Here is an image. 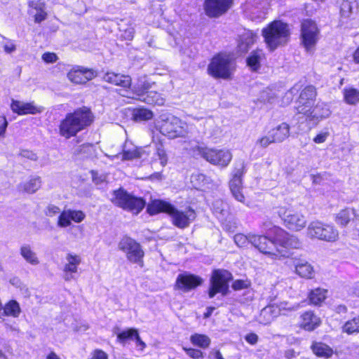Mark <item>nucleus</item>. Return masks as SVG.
I'll return each mask as SVG.
<instances>
[{
    "instance_id": "1",
    "label": "nucleus",
    "mask_w": 359,
    "mask_h": 359,
    "mask_svg": "<svg viewBox=\"0 0 359 359\" xmlns=\"http://www.w3.org/2000/svg\"><path fill=\"white\" fill-rule=\"evenodd\" d=\"M251 240L255 249L272 259L286 257L292 249L300 247L297 237L278 226L270 228L265 235L254 233Z\"/></svg>"
},
{
    "instance_id": "2",
    "label": "nucleus",
    "mask_w": 359,
    "mask_h": 359,
    "mask_svg": "<svg viewBox=\"0 0 359 359\" xmlns=\"http://www.w3.org/2000/svg\"><path fill=\"white\" fill-rule=\"evenodd\" d=\"M290 25L282 20H273L262 29V36L266 48L271 52L285 46L290 41Z\"/></svg>"
},
{
    "instance_id": "3",
    "label": "nucleus",
    "mask_w": 359,
    "mask_h": 359,
    "mask_svg": "<svg viewBox=\"0 0 359 359\" xmlns=\"http://www.w3.org/2000/svg\"><path fill=\"white\" fill-rule=\"evenodd\" d=\"M236 69V62L233 54L227 51H219L211 57L207 72L215 79L231 80Z\"/></svg>"
},
{
    "instance_id": "4",
    "label": "nucleus",
    "mask_w": 359,
    "mask_h": 359,
    "mask_svg": "<svg viewBox=\"0 0 359 359\" xmlns=\"http://www.w3.org/2000/svg\"><path fill=\"white\" fill-rule=\"evenodd\" d=\"M90 123V109L83 107L69 113L60 121L59 134L66 139L74 137Z\"/></svg>"
},
{
    "instance_id": "5",
    "label": "nucleus",
    "mask_w": 359,
    "mask_h": 359,
    "mask_svg": "<svg viewBox=\"0 0 359 359\" xmlns=\"http://www.w3.org/2000/svg\"><path fill=\"white\" fill-rule=\"evenodd\" d=\"M111 202L116 206L135 215L140 214L146 206L144 198L136 196L122 187L113 191Z\"/></svg>"
},
{
    "instance_id": "6",
    "label": "nucleus",
    "mask_w": 359,
    "mask_h": 359,
    "mask_svg": "<svg viewBox=\"0 0 359 359\" xmlns=\"http://www.w3.org/2000/svg\"><path fill=\"white\" fill-rule=\"evenodd\" d=\"M156 128L161 134L172 140L184 138L189 133L187 123L175 116L161 118Z\"/></svg>"
},
{
    "instance_id": "7",
    "label": "nucleus",
    "mask_w": 359,
    "mask_h": 359,
    "mask_svg": "<svg viewBox=\"0 0 359 359\" xmlns=\"http://www.w3.org/2000/svg\"><path fill=\"white\" fill-rule=\"evenodd\" d=\"M232 280L233 275L229 271L223 269H213L210 277L208 297L212 299L217 294L226 296L230 292L229 283Z\"/></svg>"
},
{
    "instance_id": "8",
    "label": "nucleus",
    "mask_w": 359,
    "mask_h": 359,
    "mask_svg": "<svg viewBox=\"0 0 359 359\" xmlns=\"http://www.w3.org/2000/svg\"><path fill=\"white\" fill-rule=\"evenodd\" d=\"M193 150L207 162L220 168L227 167L233 158L231 151L227 149L196 146Z\"/></svg>"
},
{
    "instance_id": "9",
    "label": "nucleus",
    "mask_w": 359,
    "mask_h": 359,
    "mask_svg": "<svg viewBox=\"0 0 359 359\" xmlns=\"http://www.w3.org/2000/svg\"><path fill=\"white\" fill-rule=\"evenodd\" d=\"M246 172L247 165L245 161H236L228 182L229 189L232 196L237 201L242 203L245 202V196L243 193V177Z\"/></svg>"
},
{
    "instance_id": "10",
    "label": "nucleus",
    "mask_w": 359,
    "mask_h": 359,
    "mask_svg": "<svg viewBox=\"0 0 359 359\" xmlns=\"http://www.w3.org/2000/svg\"><path fill=\"white\" fill-rule=\"evenodd\" d=\"M320 30L316 22L311 18L303 19L300 23V41L306 52L315 50Z\"/></svg>"
},
{
    "instance_id": "11",
    "label": "nucleus",
    "mask_w": 359,
    "mask_h": 359,
    "mask_svg": "<svg viewBox=\"0 0 359 359\" xmlns=\"http://www.w3.org/2000/svg\"><path fill=\"white\" fill-rule=\"evenodd\" d=\"M277 214L283 225L292 232H298L306 226L307 220L304 215L286 206H278Z\"/></svg>"
},
{
    "instance_id": "12",
    "label": "nucleus",
    "mask_w": 359,
    "mask_h": 359,
    "mask_svg": "<svg viewBox=\"0 0 359 359\" xmlns=\"http://www.w3.org/2000/svg\"><path fill=\"white\" fill-rule=\"evenodd\" d=\"M118 248L125 253L127 259L140 266H144V252L141 245L130 236H123L118 243Z\"/></svg>"
},
{
    "instance_id": "13",
    "label": "nucleus",
    "mask_w": 359,
    "mask_h": 359,
    "mask_svg": "<svg viewBox=\"0 0 359 359\" xmlns=\"http://www.w3.org/2000/svg\"><path fill=\"white\" fill-rule=\"evenodd\" d=\"M191 344L196 347L183 346L182 350L191 359H204L205 353L203 350L208 348L211 345V339L205 334L193 333L190 337Z\"/></svg>"
},
{
    "instance_id": "14",
    "label": "nucleus",
    "mask_w": 359,
    "mask_h": 359,
    "mask_svg": "<svg viewBox=\"0 0 359 359\" xmlns=\"http://www.w3.org/2000/svg\"><path fill=\"white\" fill-rule=\"evenodd\" d=\"M308 235L313 238L326 241H335L339 237V232L333 225L320 221L311 222L307 228Z\"/></svg>"
},
{
    "instance_id": "15",
    "label": "nucleus",
    "mask_w": 359,
    "mask_h": 359,
    "mask_svg": "<svg viewBox=\"0 0 359 359\" xmlns=\"http://www.w3.org/2000/svg\"><path fill=\"white\" fill-rule=\"evenodd\" d=\"M317 95V91L314 86H306L300 93L298 98V113L304 114L310 121L314 119L311 108L314 104Z\"/></svg>"
},
{
    "instance_id": "16",
    "label": "nucleus",
    "mask_w": 359,
    "mask_h": 359,
    "mask_svg": "<svg viewBox=\"0 0 359 359\" xmlns=\"http://www.w3.org/2000/svg\"><path fill=\"white\" fill-rule=\"evenodd\" d=\"M233 4L234 0H204L203 8L207 17L216 19L226 14Z\"/></svg>"
},
{
    "instance_id": "17",
    "label": "nucleus",
    "mask_w": 359,
    "mask_h": 359,
    "mask_svg": "<svg viewBox=\"0 0 359 359\" xmlns=\"http://www.w3.org/2000/svg\"><path fill=\"white\" fill-rule=\"evenodd\" d=\"M203 283L201 277L194 273L184 272L178 274L173 285L175 291L182 293L189 292L196 290Z\"/></svg>"
},
{
    "instance_id": "18",
    "label": "nucleus",
    "mask_w": 359,
    "mask_h": 359,
    "mask_svg": "<svg viewBox=\"0 0 359 359\" xmlns=\"http://www.w3.org/2000/svg\"><path fill=\"white\" fill-rule=\"evenodd\" d=\"M322 324L321 318L313 310H306L299 314L297 327L303 331L311 332Z\"/></svg>"
},
{
    "instance_id": "19",
    "label": "nucleus",
    "mask_w": 359,
    "mask_h": 359,
    "mask_svg": "<svg viewBox=\"0 0 359 359\" xmlns=\"http://www.w3.org/2000/svg\"><path fill=\"white\" fill-rule=\"evenodd\" d=\"M102 79L104 82L117 86L125 91H128L132 86V78L128 74L109 71L104 74Z\"/></svg>"
},
{
    "instance_id": "20",
    "label": "nucleus",
    "mask_w": 359,
    "mask_h": 359,
    "mask_svg": "<svg viewBox=\"0 0 359 359\" xmlns=\"http://www.w3.org/2000/svg\"><path fill=\"white\" fill-rule=\"evenodd\" d=\"M172 212L170 215L172 224L179 229H183L188 227L196 218V212L191 207H188L185 211H182L177 210L175 206Z\"/></svg>"
},
{
    "instance_id": "21",
    "label": "nucleus",
    "mask_w": 359,
    "mask_h": 359,
    "mask_svg": "<svg viewBox=\"0 0 359 359\" xmlns=\"http://www.w3.org/2000/svg\"><path fill=\"white\" fill-rule=\"evenodd\" d=\"M175 205L170 202L163 199H153L147 205V212L150 216L158 214H165L170 216L174 210Z\"/></svg>"
},
{
    "instance_id": "22",
    "label": "nucleus",
    "mask_w": 359,
    "mask_h": 359,
    "mask_svg": "<svg viewBox=\"0 0 359 359\" xmlns=\"http://www.w3.org/2000/svg\"><path fill=\"white\" fill-rule=\"evenodd\" d=\"M266 60L264 50L257 48L252 50L245 59L246 66L252 72H258L263 61Z\"/></svg>"
},
{
    "instance_id": "23",
    "label": "nucleus",
    "mask_w": 359,
    "mask_h": 359,
    "mask_svg": "<svg viewBox=\"0 0 359 359\" xmlns=\"http://www.w3.org/2000/svg\"><path fill=\"white\" fill-rule=\"evenodd\" d=\"M11 108L18 115L36 114L43 111V107L34 105L33 102L12 100Z\"/></svg>"
},
{
    "instance_id": "24",
    "label": "nucleus",
    "mask_w": 359,
    "mask_h": 359,
    "mask_svg": "<svg viewBox=\"0 0 359 359\" xmlns=\"http://www.w3.org/2000/svg\"><path fill=\"white\" fill-rule=\"evenodd\" d=\"M294 271L302 278L312 279L315 277L313 266L307 261L297 259L294 263Z\"/></svg>"
},
{
    "instance_id": "25",
    "label": "nucleus",
    "mask_w": 359,
    "mask_h": 359,
    "mask_svg": "<svg viewBox=\"0 0 359 359\" xmlns=\"http://www.w3.org/2000/svg\"><path fill=\"white\" fill-rule=\"evenodd\" d=\"M328 290L322 287H316L309 291L307 299L310 305L320 306L327 297Z\"/></svg>"
},
{
    "instance_id": "26",
    "label": "nucleus",
    "mask_w": 359,
    "mask_h": 359,
    "mask_svg": "<svg viewBox=\"0 0 359 359\" xmlns=\"http://www.w3.org/2000/svg\"><path fill=\"white\" fill-rule=\"evenodd\" d=\"M310 348L313 353L318 358L328 359L334 354L332 348L322 341H312Z\"/></svg>"
},
{
    "instance_id": "27",
    "label": "nucleus",
    "mask_w": 359,
    "mask_h": 359,
    "mask_svg": "<svg viewBox=\"0 0 359 359\" xmlns=\"http://www.w3.org/2000/svg\"><path fill=\"white\" fill-rule=\"evenodd\" d=\"M355 217V210L353 208L346 207L340 210L334 215V221L341 227L346 226Z\"/></svg>"
},
{
    "instance_id": "28",
    "label": "nucleus",
    "mask_w": 359,
    "mask_h": 359,
    "mask_svg": "<svg viewBox=\"0 0 359 359\" xmlns=\"http://www.w3.org/2000/svg\"><path fill=\"white\" fill-rule=\"evenodd\" d=\"M67 263L64 266L65 279L69 280L72 278V276L69 273H76L77 267L80 264L81 257L76 255L67 254L66 256Z\"/></svg>"
},
{
    "instance_id": "29",
    "label": "nucleus",
    "mask_w": 359,
    "mask_h": 359,
    "mask_svg": "<svg viewBox=\"0 0 359 359\" xmlns=\"http://www.w3.org/2000/svg\"><path fill=\"white\" fill-rule=\"evenodd\" d=\"M89 74L90 72L88 69L76 67L68 72L67 77L72 83L83 84L88 81Z\"/></svg>"
},
{
    "instance_id": "30",
    "label": "nucleus",
    "mask_w": 359,
    "mask_h": 359,
    "mask_svg": "<svg viewBox=\"0 0 359 359\" xmlns=\"http://www.w3.org/2000/svg\"><path fill=\"white\" fill-rule=\"evenodd\" d=\"M290 127L287 123H281L275 128H273L269 133L273 137L276 143L282 142L290 136Z\"/></svg>"
},
{
    "instance_id": "31",
    "label": "nucleus",
    "mask_w": 359,
    "mask_h": 359,
    "mask_svg": "<svg viewBox=\"0 0 359 359\" xmlns=\"http://www.w3.org/2000/svg\"><path fill=\"white\" fill-rule=\"evenodd\" d=\"M21 313V309L19 303L15 300H10L1 309L0 318L4 319L6 316L13 318L19 317Z\"/></svg>"
},
{
    "instance_id": "32",
    "label": "nucleus",
    "mask_w": 359,
    "mask_h": 359,
    "mask_svg": "<svg viewBox=\"0 0 359 359\" xmlns=\"http://www.w3.org/2000/svg\"><path fill=\"white\" fill-rule=\"evenodd\" d=\"M343 100L348 105H356L359 103V90L354 87H346L342 90Z\"/></svg>"
},
{
    "instance_id": "33",
    "label": "nucleus",
    "mask_w": 359,
    "mask_h": 359,
    "mask_svg": "<svg viewBox=\"0 0 359 359\" xmlns=\"http://www.w3.org/2000/svg\"><path fill=\"white\" fill-rule=\"evenodd\" d=\"M153 117V111L144 107L134 108L132 111V119L135 121H147Z\"/></svg>"
},
{
    "instance_id": "34",
    "label": "nucleus",
    "mask_w": 359,
    "mask_h": 359,
    "mask_svg": "<svg viewBox=\"0 0 359 359\" xmlns=\"http://www.w3.org/2000/svg\"><path fill=\"white\" fill-rule=\"evenodd\" d=\"M145 154V151L142 147H135L132 149H123L118 155L121 156V160L132 161L134 159L140 158Z\"/></svg>"
},
{
    "instance_id": "35",
    "label": "nucleus",
    "mask_w": 359,
    "mask_h": 359,
    "mask_svg": "<svg viewBox=\"0 0 359 359\" xmlns=\"http://www.w3.org/2000/svg\"><path fill=\"white\" fill-rule=\"evenodd\" d=\"M20 255L29 264L36 266L39 264V259L29 245H23L20 249Z\"/></svg>"
},
{
    "instance_id": "36",
    "label": "nucleus",
    "mask_w": 359,
    "mask_h": 359,
    "mask_svg": "<svg viewBox=\"0 0 359 359\" xmlns=\"http://www.w3.org/2000/svg\"><path fill=\"white\" fill-rule=\"evenodd\" d=\"M143 101L150 105H158L162 106L164 104L165 100L162 97V95L156 91L151 90L144 97Z\"/></svg>"
},
{
    "instance_id": "37",
    "label": "nucleus",
    "mask_w": 359,
    "mask_h": 359,
    "mask_svg": "<svg viewBox=\"0 0 359 359\" xmlns=\"http://www.w3.org/2000/svg\"><path fill=\"white\" fill-rule=\"evenodd\" d=\"M41 185V180L40 177L31 178L28 181L21 184L20 187L28 194L36 192Z\"/></svg>"
},
{
    "instance_id": "38",
    "label": "nucleus",
    "mask_w": 359,
    "mask_h": 359,
    "mask_svg": "<svg viewBox=\"0 0 359 359\" xmlns=\"http://www.w3.org/2000/svg\"><path fill=\"white\" fill-rule=\"evenodd\" d=\"M137 332L138 330L136 328H128L118 333L116 340L122 344H126L128 341L134 340L135 337H137Z\"/></svg>"
},
{
    "instance_id": "39",
    "label": "nucleus",
    "mask_w": 359,
    "mask_h": 359,
    "mask_svg": "<svg viewBox=\"0 0 359 359\" xmlns=\"http://www.w3.org/2000/svg\"><path fill=\"white\" fill-rule=\"evenodd\" d=\"M256 38V34L252 32L243 35L238 43V48L243 52H248L249 48L255 43Z\"/></svg>"
},
{
    "instance_id": "40",
    "label": "nucleus",
    "mask_w": 359,
    "mask_h": 359,
    "mask_svg": "<svg viewBox=\"0 0 359 359\" xmlns=\"http://www.w3.org/2000/svg\"><path fill=\"white\" fill-rule=\"evenodd\" d=\"M342 332L348 334L359 332V315L347 320L342 326Z\"/></svg>"
},
{
    "instance_id": "41",
    "label": "nucleus",
    "mask_w": 359,
    "mask_h": 359,
    "mask_svg": "<svg viewBox=\"0 0 359 359\" xmlns=\"http://www.w3.org/2000/svg\"><path fill=\"white\" fill-rule=\"evenodd\" d=\"M254 233H248L247 235L241 233H236L233 237L234 242L241 248L245 247L249 243L252 245L251 236Z\"/></svg>"
},
{
    "instance_id": "42",
    "label": "nucleus",
    "mask_w": 359,
    "mask_h": 359,
    "mask_svg": "<svg viewBox=\"0 0 359 359\" xmlns=\"http://www.w3.org/2000/svg\"><path fill=\"white\" fill-rule=\"evenodd\" d=\"M151 90V84L147 81L137 83L134 88L135 93L138 96H145Z\"/></svg>"
},
{
    "instance_id": "43",
    "label": "nucleus",
    "mask_w": 359,
    "mask_h": 359,
    "mask_svg": "<svg viewBox=\"0 0 359 359\" xmlns=\"http://www.w3.org/2000/svg\"><path fill=\"white\" fill-rule=\"evenodd\" d=\"M71 224V219L68 210H64L58 217L57 222V226L60 228H65L70 226Z\"/></svg>"
},
{
    "instance_id": "44",
    "label": "nucleus",
    "mask_w": 359,
    "mask_h": 359,
    "mask_svg": "<svg viewBox=\"0 0 359 359\" xmlns=\"http://www.w3.org/2000/svg\"><path fill=\"white\" fill-rule=\"evenodd\" d=\"M251 286V282L248 280L237 279L235 280L231 285V287L234 291L248 289Z\"/></svg>"
},
{
    "instance_id": "45",
    "label": "nucleus",
    "mask_w": 359,
    "mask_h": 359,
    "mask_svg": "<svg viewBox=\"0 0 359 359\" xmlns=\"http://www.w3.org/2000/svg\"><path fill=\"white\" fill-rule=\"evenodd\" d=\"M273 143H276L273 140L272 135L269 133V135H264L257 139L256 144L261 148H266Z\"/></svg>"
},
{
    "instance_id": "46",
    "label": "nucleus",
    "mask_w": 359,
    "mask_h": 359,
    "mask_svg": "<svg viewBox=\"0 0 359 359\" xmlns=\"http://www.w3.org/2000/svg\"><path fill=\"white\" fill-rule=\"evenodd\" d=\"M2 47L4 48V50L7 54H11L14 53L16 49V45L13 42V41L8 39H5L4 41L2 42Z\"/></svg>"
},
{
    "instance_id": "47",
    "label": "nucleus",
    "mask_w": 359,
    "mask_h": 359,
    "mask_svg": "<svg viewBox=\"0 0 359 359\" xmlns=\"http://www.w3.org/2000/svg\"><path fill=\"white\" fill-rule=\"evenodd\" d=\"M156 155L158 157L160 163L162 166H165L168 163V158L166 151L161 147L156 149Z\"/></svg>"
},
{
    "instance_id": "48",
    "label": "nucleus",
    "mask_w": 359,
    "mask_h": 359,
    "mask_svg": "<svg viewBox=\"0 0 359 359\" xmlns=\"http://www.w3.org/2000/svg\"><path fill=\"white\" fill-rule=\"evenodd\" d=\"M67 210L69 214L71 221L72 220L75 222H81L85 217L84 213L80 210Z\"/></svg>"
},
{
    "instance_id": "49",
    "label": "nucleus",
    "mask_w": 359,
    "mask_h": 359,
    "mask_svg": "<svg viewBox=\"0 0 359 359\" xmlns=\"http://www.w3.org/2000/svg\"><path fill=\"white\" fill-rule=\"evenodd\" d=\"M12 283L19 287L21 294L25 298H29L30 297L31 292L27 285L22 284L18 279H14Z\"/></svg>"
},
{
    "instance_id": "50",
    "label": "nucleus",
    "mask_w": 359,
    "mask_h": 359,
    "mask_svg": "<svg viewBox=\"0 0 359 359\" xmlns=\"http://www.w3.org/2000/svg\"><path fill=\"white\" fill-rule=\"evenodd\" d=\"M19 156L32 161H36L38 158L36 154L28 149H21Z\"/></svg>"
},
{
    "instance_id": "51",
    "label": "nucleus",
    "mask_w": 359,
    "mask_h": 359,
    "mask_svg": "<svg viewBox=\"0 0 359 359\" xmlns=\"http://www.w3.org/2000/svg\"><path fill=\"white\" fill-rule=\"evenodd\" d=\"M329 135H330L329 132H327V131L322 132V133H320L317 134L313 137V140L316 144H321V143H323V142H325L326 141V140L327 139Z\"/></svg>"
},
{
    "instance_id": "52",
    "label": "nucleus",
    "mask_w": 359,
    "mask_h": 359,
    "mask_svg": "<svg viewBox=\"0 0 359 359\" xmlns=\"http://www.w3.org/2000/svg\"><path fill=\"white\" fill-rule=\"evenodd\" d=\"M29 6L36 11L45 10V4L41 0L31 1L29 2Z\"/></svg>"
},
{
    "instance_id": "53",
    "label": "nucleus",
    "mask_w": 359,
    "mask_h": 359,
    "mask_svg": "<svg viewBox=\"0 0 359 359\" xmlns=\"http://www.w3.org/2000/svg\"><path fill=\"white\" fill-rule=\"evenodd\" d=\"M58 57L53 53H45L42 55V60L46 63H53L57 60Z\"/></svg>"
},
{
    "instance_id": "54",
    "label": "nucleus",
    "mask_w": 359,
    "mask_h": 359,
    "mask_svg": "<svg viewBox=\"0 0 359 359\" xmlns=\"http://www.w3.org/2000/svg\"><path fill=\"white\" fill-rule=\"evenodd\" d=\"M245 339L250 345H255L258 341V336L254 332H250L245 336Z\"/></svg>"
},
{
    "instance_id": "55",
    "label": "nucleus",
    "mask_w": 359,
    "mask_h": 359,
    "mask_svg": "<svg viewBox=\"0 0 359 359\" xmlns=\"http://www.w3.org/2000/svg\"><path fill=\"white\" fill-rule=\"evenodd\" d=\"M60 212V208L54 205H50L47 207L46 215L48 217H53Z\"/></svg>"
},
{
    "instance_id": "56",
    "label": "nucleus",
    "mask_w": 359,
    "mask_h": 359,
    "mask_svg": "<svg viewBox=\"0 0 359 359\" xmlns=\"http://www.w3.org/2000/svg\"><path fill=\"white\" fill-rule=\"evenodd\" d=\"M91 359H108V355L104 351L96 349L93 351Z\"/></svg>"
},
{
    "instance_id": "57",
    "label": "nucleus",
    "mask_w": 359,
    "mask_h": 359,
    "mask_svg": "<svg viewBox=\"0 0 359 359\" xmlns=\"http://www.w3.org/2000/svg\"><path fill=\"white\" fill-rule=\"evenodd\" d=\"M46 17L47 13L45 10L36 11V13L34 15V21L36 23H40L41 22L46 20Z\"/></svg>"
},
{
    "instance_id": "58",
    "label": "nucleus",
    "mask_w": 359,
    "mask_h": 359,
    "mask_svg": "<svg viewBox=\"0 0 359 359\" xmlns=\"http://www.w3.org/2000/svg\"><path fill=\"white\" fill-rule=\"evenodd\" d=\"M209 357L212 359H224L222 353L219 349H212L209 353Z\"/></svg>"
},
{
    "instance_id": "59",
    "label": "nucleus",
    "mask_w": 359,
    "mask_h": 359,
    "mask_svg": "<svg viewBox=\"0 0 359 359\" xmlns=\"http://www.w3.org/2000/svg\"><path fill=\"white\" fill-rule=\"evenodd\" d=\"M8 123L5 117L0 116V136H4Z\"/></svg>"
},
{
    "instance_id": "60",
    "label": "nucleus",
    "mask_w": 359,
    "mask_h": 359,
    "mask_svg": "<svg viewBox=\"0 0 359 359\" xmlns=\"http://www.w3.org/2000/svg\"><path fill=\"white\" fill-rule=\"evenodd\" d=\"M284 355L286 359H293L297 356V353L294 349L290 348L285 351Z\"/></svg>"
},
{
    "instance_id": "61",
    "label": "nucleus",
    "mask_w": 359,
    "mask_h": 359,
    "mask_svg": "<svg viewBox=\"0 0 359 359\" xmlns=\"http://www.w3.org/2000/svg\"><path fill=\"white\" fill-rule=\"evenodd\" d=\"M135 343H136V345L137 346L140 347V348L141 350H143L145 346H146V344L141 339L140 337V334H139V332H137V337H135Z\"/></svg>"
},
{
    "instance_id": "62",
    "label": "nucleus",
    "mask_w": 359,
    "mask_h": 359,
    "mask_svg": "<svg viewBox=\"0 0 359 359\" xmlns=\"http://www.w3.org/2000/svg\"><path fill=\"white\" fill-rule=\"evenodd\" d=\"M215 309V308L214 306H208L206 309L205 312L203 313V318L207 319V318H210L212 316V312L214 311Z\"/></svg>"
},
{
    "instance_id": "63",
    "label": "nucleus",
    "mask_w": 359,
    "mask_h": 359,
    "mask_svg": "<svg viewBox=\"0 0 359 359\" xmlns=\"http://www.w3.org/2000/svg\"><path fill=\"white\" fill-rule=\"evenodd\" d=\"M334 310L338 313H345L347 312V307L344 304H339L335 307Z\"/></svg>"
},
{
    "instance_id": "64",
    "label": "nucleus",
    "mask_w": 359,
    "mask_h": 359,
    "mask_svg": "<svg viewBox=\"0 0 359 359\" xmlns=\"http://www.w3.org/2000/svg\"><path fill=\"white\" fill-rule=\"evenodd\" d=\"M352 57L354 62L356 64H359V46L353 51Z\"/></svg>"
}]
</instances>
